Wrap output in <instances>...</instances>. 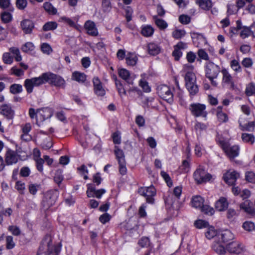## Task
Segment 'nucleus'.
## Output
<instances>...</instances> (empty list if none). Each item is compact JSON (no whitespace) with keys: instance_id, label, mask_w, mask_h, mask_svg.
I'll list each match as a JSON object with an SVG mask.
<instances>
[{"instance_id":"obj_24","label":"nucleus","mask_w":255,"mask_h":255,"mask_svg":"<svg viewBox=\"0 0 255 255\" xmlns=\"http://www.w3.org/2000/svg\"><path fill=\"white\" fill-rule=\"evenodd\" d=\"M229 203L226 198L222 197L215 203V208L219 211H223L228 207Z\"/></svg>"},{"instance_id":"obj_9","label":"nucleus","mask_w":255,"mask_h":255,"mask_svg":"<svg viewBox=\"0 0 255 255\" xmlns=\"http://www.w3.org/2000/svg\"><path fill=\"white\" fill-rule=\"evenodd\" d=\"M211 178V175L206 172L203 166H200L194 173V178L198 183L208 181Z\"/></svg>"},{"instance_id":"obj_38","label":"nucleus","mask_w":255,"mask_h":255,"mask_svg":"<svg viewBox=\"0 0 255 255\" xmlns=\"http://www.w3.org/2000/svg\"><path fill=\"white\" fill-rule=\"evenodd\" d=\"M241 209L244 210L246 212L250 214L252 216H255V210L252 207L249 206L245 203H243L240 204V206Z\"/></svg>"},{"instance_id":"obj_40","label":"nucleus","mask_w":255,"mask_h":255,"mask_svg":"<svg viewBox=\"0 0 255 255\" xmlns=\"http://www.w3.org/2000/svg\"><path fill=\"white\" fill-rule=\"evenodd\" d=\"M22 86L20 84H13L10 86V92L13 94H16L22 91Z\"/></svg>"},{"instance_id":"obj_22","label":"nucleus","mask_w":255,"mask_h":255,"mask_svg":"<svg viewBox=\"0 0 255 255\" xmlns=\"http://www.w3.org/2000/svg\"><path fill=\"white\" fill-rule=\"evenodd\" d=\"M234 238V236L233 233L230 230H226L222 231L217 238L220 241L221 240V242L225 244L233 240Z\"/></svg>"},{"instance_id":"obj_44","label":"nucleus","mask_w":255,"mask_h":255,"mask_svg":"<svg viewBox=\"0 0 255 255\" xmlns=\"http://www.w3.org/2000/svg\"><path fill=\"white\" fill-rule=\"evenodd\" d=\"M238 216L237 211L232 208H230L227 212V217L231 221H234Z\"/></svg>"},{"instance_id":"obj_50","label":"nucleus","mask_w":255,"mask_h":255,"mask_svg":"<svg viewBox=\"0 0 255 255\" xmlns=\"http://www.w3.org/2000/svg\"><path fill=\"white\" fill-rule=\"evenodd\" d=\"M246 180L250 183H255V173L253 171H248L245 174Z\"/></svg>"},{"instance_id":"obj_59","label":"nucleus","mask_w":255,"mask_h":255,"mask_svg":"<svg viewBox=\"0 0 255 255\" xmlns=\"http://www.w3.org/2000/svg\"><path fill=\"white\" fill-rule=\"evenodd\" d=\"M2 60L4 63L10 64L13 62V57L8 52L4 53L2 55Z\"/></svg>"},{"instance_id":"obj_54","label":"nucleus","mask_w":255,"mask_h":255,"mask_svg":"<svg viewBox=\"0 0 255 255\" xmlns=\"http://www.w3.org/2000/svg\"><path fill=\"white\" fill-rule=\"evenodd\" d=\"M243 228L249 232H251L255 230V225L252 222H245L243 225Z\"/></svg>"},{"instance_id":"obj_43","label":"nucleus","mask_w":255,"mask_h":255,"mask_svg":"<svg viewBox=\"0 0 255 255\" xmlns=\"http://www.w3.org/2000/svg\"><path fill=\"white\" fill-rule=\"evenodd\" d=\"M102 7L105 12H109L112 8V4L110 0H102Z\"/></svg>"},{"instance_id":"obj_48","label":"nucleus","mask_w":255,"mask_h":255,"mask_svg":"<svg viewBox=\"0 0 255 255\" xmlns=\"http://www.w3.org/2000/svg\"><path fill=\"white\" fill-rule=\"evenodd\" d=\"M200 210L202 212L209 215H212L214 213V209L207 205L203 204Z\"/></svg>"},{"instance_id":"obj_52","label":"nucleus","mask_w":255,"mask_h":255,"mask_svg":"<svg viewBox=\"0 0 255 255\" xmlns=\"http://www.w3.org/2000/svg\"><path fill=\"white\" fill-rule=\"evenodd\" d=\"M195 226L198 229H202L203 228L208 227L209 226L208 222L203 220H198L194 222Z\"/></svg>"},{"instance_id":"obj_27","label":"nucleus","mask_w":255,"mask_h":255,"mask_svg":"<svg viewBox=\"0 0 255 255\" xmlns=\"http://www.w3.org/2000/svg\"><path fill=\"white\" fill-rule=\"evenodd\" d=\"M137 57L134 53L129 52L126 56L127 64L129 66H134L137 63Z\"/></svg>"},{"instance_id":"obj_18","label":"nucleus","mask_w":255,"mask_h":255,"mask_svg":"<svg viewBox=\"0 0 255 255\" xmlns=\"http://www.w3.org/2000/svg\"><path fill=\"white\" fill-rule=\"evenodd\" d=\"M212 249L217 254L220 255L226 253V249L223 243L216 238L212 245Z\"/></svg>"},{"instance_id":"obj_33","label":"nucleus","mask_w":255,"mask_h":255,"mask_svg":"<svg viewBox=\"0 0 255 255\" xmlns=\"http://www.w3.org/2000/svg\"><path fill=\"white\" fill-rule=\"evenodd\" d=\"M242 140L247 143L253 144L255 141V137L253 134L243 133L242 134Z\"/></svg>"},{"instance_id":"obj_10","label":"nucleus","mask_w":255,"mask_h":255,"mask_svg":"<svg viewBox=\"0 0 255 255\" xmlns=\"http://www.w3.org/2000/svg\"><path fill=\"white\" fill-rule=\"evenodd\" d=\"M220 144L223 149L230 158H234L238 156L240 149L238 145L229 147L228 143L224 141H221Z\"/></svg>"},{"instance_id":"obj_16","label":"nucleus","mask_w":255,"mask_h":255,"mask_svg":"<svg viewBox=\"0 0 255 255\" xmlns=\"http://www.w3.org/2000/svg\"><path fill=\"white\" fill-rule=\"evenodd\" d=\"M93 83L95 94L100 96L105 95L106 92L99 79L98 77H94L93 79Z\"/></svg>"},{"instance_id":"obj_20","label":"nucleus","mask_w":255,"mask_h":255,"mask_svg":"<svg viewBox=\"0 0 255 255\" xmlns=\"http://www.w3.org/2000/svg\"><path fill=\"white\" fill-rule=\"evenodd\" d=\"M5 160L7 165L16 163L18 161V155L14 151L8 150L5 154Z\"/></svg>"},{"instance_id":"obj_61","label":"nucleus","mask_w":255,"mask_h":255,"mask_svg":"<svg viewBox=\"0 0 255 255\" xmlns=\"http://www.w3.org/2000/svg\"><path fill=\"white\" fill-rule=\"evenodd\" d=\"M119 164L120 173L123 175H125L127 172V169L126 165V161L122 160V161L119 162Z\"/></svg>"},{"instance_id":"obj_15","label":"nucleus","mask_w":255,"mask_h":255,"mask_svg":"<svg viewBox=\"0 0 255 255\" xmlns=\"http://www.w3.org/2000/svg\"><path fill=\"white\" fill-rule=\"evenodd\" d=\"M221 72L223 75V83L227 84L231 88L234 89L235 87V84L233 78L228 71L226 69L223 68L221 70Z\"/></svg>"},{"instance_id":"obj_56","label":"nucleus","mask_w":255,"mask_h":255,"mask_svg":"<svg viewBox=\"0 0 255 255\" xmlns=\"http://www.w3.org/2000/svg\"><path fill=\"white\" fill-rule=\"evenodd\" d=\"M6 247L7 249H12L15 246V243L13 240V237L11 236H8L6 237Z\"/></svg>"},{"instance_id":"obj_12","label":"nucleus","mask_w":255,"mask_h":255,"mask_svg":"<svg viewBox=\"0 0 255 255\" xmlns=\"http://www.w3.org/2000/svg\"><path fill=\"white\" fill-rule=\"evenodd\" d=\"M106 190L104 189L96 190L92 184H88L87 185V190L86 194L88 197H96L98 199L101 198L102 195L105 193Z\"/></svg>"},{"instance_id":"obj_49","label":"nucleus","mask_w":255,"mask_h":255,"mask_svg":"<svg viewBox=\"0 0 255 255\" xmlns=\"http://www.w3.org/2000/svg\"><path fill=\"white\" fill-rule=\"evenodd\" d=\"M251 35L250 27L243 26L240 32V36L244 39Z\"/></svg>"},{"instance_id":"obj_45","label":"nucleus","mask_w":255,"mask_h":255,"mask_svg":"<svg viewBox=\"0 0 255 255\" xmlns=\"http://www.w3.org/2000/svg\"><path fill=\"white\" fill-rule=\"evenodd\" d=\"M205 234L207 238L208 239H211L216 236L217 232L214 227H210L207 229Z\"/></svg>"},{"instance_id":"obj_37","label":"nucleus","mask_w":255,"mask_h":255,"mask_svg":"<svg viewBox=\"0 0 255 255\" xmlns=\"http://www.w3.org/2000/svg\"><path fill=\"white\" fill-rule=\"evenodd\" d=\"M9 50L13 54L16 61H20L22 60V57L20 55L19 49L18 48L12 47L9 49Z\"/></svg>"},{"instance_id":"obj_4","label":"nucleus","mask_w":255,"mask_h":255,"mask_svg":"<svg viewBox=\"0 0 255 255\" xmlns=\"http://www.w3.org/2000/svg\"><path fill=\"white\" fill-rule=\"evenodd\" d=\"M55 247L51 243V238L46 237L42 241L37 255H57Z\"/></svg>"},{"instance_id":"obj_6","label":"nucleus","mask_w":255,"mask_h":255,"mask_svg":"<svg viewBox=\"0 0 255 255\" xmlns=\"http://www.w3.org/2000/svg\"><path fill=\"white\" fill-rule=\"evenodd\" d=\"M58 192L56 190H50L47 192L42 201L43 208L47 210L53 206L58 197Z\"/></svg>"},{"instance_id":"obj_36","label":"nucleus","mask_w":255,"mask_h":255,"mask_svg":"<svg viewBox=\"0 0 255 255\" xmlns=\"http://www.w3.org/2000/svg\"><path fill=\"white\" fill-rule=\"evenodd\" d=\"M58 24L55 21H49L45 23L43 26L42 29L43 31H46L49 30H53L57 27Z\"/></svg>"},{"instance_id":"obj_51","label":"nucleus","mask_w":255,"mask_h":255,"mask_svg":"<svg viewBox=\"0 0 255 255\" xmlns=\"http://www.w3.org/2000/svg\"><path fill=\"white\" fill-rule=\"evenodd\" d=\"M8 230L10 232L13 236H18L21 234V231L19 228L16 226H9L8 228Z\"/></svg>"},{"instance_id":"obj_13","label":"nucleus","mask_w":255,"mask_h":255,"mask_svg":"<svg viewBox=\"0 0 255 255\" xmlns=\"http://www.w3.org/2000/svg\"><path fill=\"white\" fill-rule=\"evenodd\" d=\"M227 250L230 253L239 254L244 251V246L241 243L233 242L227 246Z\"/></svg>"},{"instance_id":"obj_29","label":"nucleus","mask_w":255,"mask_h":255,"mask_svg":"<svg viewBox=\"0 0 255 255\" xmlns=\"http://www.w3.org/2000/svg\"><path fill=\"white\" fill-rule=\"evenodd\" d=\"M148 53L152 55L158 54L160 51V48L158 45L154 43H150L147 45Z\"/></svg>"},{"instance_id":"obj_63","label":"nucleus","mask_w":255,"mask_h":255,"mask_svg":"<svg viewBox=\"0 0 255 255\" xmlns=\"http://www.w3.org/2000/svg\"><path fill=\"white\" fill-rule=\"evenodd\" d=\"M139 85L144 92H149L150 91V88L146 81L141 80L139 82Z\"/></svg>"},{"instance_id":"obj_42","label":"nucleus","mask_w":255,"mask_h":255,"mask_svg":"<svg viewBox=\"0 0 255 255\" xmlns=\"http://www.w3.org/2000/svg\"><path fill=\"white\" fill-rule=\"evenodd\" d=\"M115 154L119 163L122 161V160H125V155L123 151L120 149L118 146H115Z\"/></svg>"},{"instance_id":"obj_47","label":"nucleus","mask_w":255,"mask_h":255,"mask_svg":"<svg viewBox=\"0 0 255 255\" xmlns=\"http://www.w3.org/2000/svg\"><path fill=\"white\" fill-rule=\"evenodd\" d=\"M34 47V45L32 42H27L22 45L21 50L23 52L27 53L33 51Z\"/></svg>"},{"instance_id":"obj_30","label":"nucleus","mask_w":255,"mask_h":255,"mask_svg":"<svg viewBox=\"0 0 255 255\" xmlns=\"http://www.w3.org/2000/svg\"><path fill=\"white\" fill-rule=\"evenodd\" d=\"M72 79L79 83H84L86 79V76L84 73L75 71L73 73Z\"/></svg>"},{"instance_id":"obj_25","label":"nucleus","mask_w":255,"mask_h":255,"mask_svg":"<svg viewBox=\"0 0 255 255\" xmlns=\"http://www.w3.org/2000/svg\"><path fill=\"white\" fill-rule=\"evenodd\" d=\"M204 200L200 196H196L192 198L191 201L192 206L196 209H200L204 204Z\"/></svg>"},{"instance_id":"obj_17","label":"nucleus","mask_w":255,"mask_h":255,"mask_svg":"<svg viewBox=\"0 0 255 255\" xmlns=\"http://www.w3.org/2000/svg\"><path fill=\"white\" fill-rule=\"evenodd\" d=\"M21 28L25 34L31 33L34 27V24L31 20L25 19L23 20L20 23Z\"/></svg>"},{"instance_id":"obj_55","label":"nucleus","mask_w":255,"mask_h":255,"mask_svg":"<svg viewBox=\"0 0 255 255\" xmlns=\"http://www.w3.org/2000/svg\"><path fill=\"white\" fill-rule=\"evenodd\" d=\"M230 65L233 70L236 72H240L241 71V67L239 62L237 60L235 59L232 60Z\"/></svg>"},{"instance_id":"obj_53","label":"nucleus","mask_w":255,"mask_h":255,"mask_svg":"<svg viewBox=\"0 0 255 255\" xmlns=\"http://www.w3.org/2000/svg\"><path fill=\"white\" fill-rule=\"evenodd\" d=\"M138 244L141 248H147L150 244L149 239L147 237H142L138 241Z\"/></svg>"},{"instance_id":"obj_31","label":"nucleus","mask_w":255,"mask_h":255,"mask_svg":"<svg viewBox=\"0 0 255 255\" xmlns=\"http://www.w3.org/2000/svg\"><path fill=\"white\" fill-rule=\"evenodd\" d=\"M43 7L44 10L49 14L55 15L57 12V9L49 2H44Z\"/></svg>"},{"instance_id":"obj_32","label":"nucleus","mask_w":255,"mask_h":255,"mask_svg":"<svg viewBox=\"0 0 255 255\" xmlns=\"http://www.w3.org/2000/svg\"><path fill=\"white\" fill-rule=\"evenodd\" d=\"M153 19L157 25V26L160 29H165L167 26V23L162 19L159 18L158 15L153 16Z\"/></svg>"},{"instance_id":"obj_19","label":"nucleus","mask_w":255,"mask_h":255,"mask_svg":"<svg viewBox=\"0 0 255 255\" xmlns=\"http://www.w3.org/2000/svg\"><path fill=\"white\" fill-rule=\"evenodd\" d=\"M0 113L8 119H12L14 115V111L11 109L10 105L4 104L0 108Z\"/></svg>"},{"instance_id":"obj_58","label":"nucleus","mask_w":255,"mask_h":255,"mask_svg":"<svg viewBox=\"0 0 255 255\" xmlns=\"http://www.w3.org/2000/svg\"><path fill=\"white\" fill-rule=\"evenodd\" d=\"M184 30L176 29L173 31L172 36L175 39H180L185 35Z\"/></svg>"},{"instance_id":"obj_5","label":"nucleus","mask_w":255,"mask_h":255,"mask_svg":"<svg viewBox=\"0 0 255 255\" xmlns=\"http://www.w3.org/2000/svg\"><path fill=\"white\" fill-rule=\"evenodd\" d=\"M157 93L158 96L169 103L173 101V94L169 87L165 85H161L157 88Z\"/></svg>"},{"instance_id":"obj_57","label":"nucleus","mask_w":255,"mask_h":255,"mask_svg":"<svg viewBox=\"0 0 255 255\" xmlns=\"http://www.w3.org/2000/svg\"><path fill=\"white\" fill-rule=\"evenodd\" d=\"M1 19L4 23H8L12 19L11 14L8 12H3L1 14Z\"/></svg>"},{"instance_id":"obj_64","label":"nucleus","mask_w":255,"mask_h":255,"mask_svg":"<svg viewBox=\"0 0 255 255\" xmlns=\"http://www.w3.org/2000/svg\"><path fill=\"white\" fill-rule=\"evenodd\" d=\"M255 93V85L254 84H250L247 87L246 93L248 96H251Z\"/></svg>"},{"instance_id":"obj_62","label":"nucleus","mask_w":255,"mask_h":255,"mask_svg":"<svg viewBox=\"0 0 255 255\" xmlns=\"http://www.w3.org/2000/svg\"><path fill=\"white\" fill-rule=\"evenodd\" d=\"M41 49L43 53L46 54H49L52 51L50 45L46 43L42 44L41 45Z\"/></svg>"},{"instance_id":"obj_23","label":"nucleus","mask_w":255,"mask_h":255,"mask_svg":"<svg viewBox=\"0 0 255 255\" xmlns=\"http://www.w3.org/2000/svg\"><path fill=\"white\" fill-rule=\"evenodd\" d=\"M119 76L127 82L129 85L133 84V79L130 76L129 72L126 69H121L119 70Z\"/></svg>"},{"instance_id":"obj_41","label":"nucleus","mask_w":255,"mask_h":255,"mask_svg":"<svg viewBox=\"0 0 255 255\" xmlns=\"http://www.w3.org/2000/svg\"><path fill=\"white\" fill-rule=\"evenodd\" d=\"M10 74L14 75L17 77H20L24 75V71L21 68H18L17 66L12 67L9 72Z\"/></svg>"},{"instance_id":"obj_14","label":"nucleus","mask_w":255,"mask_h":255,"mask_svg":"<svg viewBox=\"0 0 255 255\" xmlns=\"http://www.w3.org/2000/svg\"><path fill=\"white\" fill-rule=\"evenodd\" d=\"M239 177V173L235 171H233L227 172L224 175V178L225 182L229 185H234Z\"/></svg>"},{"instance_id":"obj_34","label":"nucleus","mask_w":255,"mask_h":255,"mask_svg":"<svg viewBox=\"0 0 255 255\" xmlns=\"http://www.w3.org/2000/svg\"><path fill=\"white\" fill-rule=\"evenodd\" d=\"M208 127L207 124L197 122L194 126V128L196 132L201 133L202 131H205Z\"/></svg>"},{"instance_id":"obj_3","label":"nucleus","mask_w":255,"mask_h":255,"mask_svg":"<svg viewBox=\"0 0 255 255\" xmlns=\"http://www.w3.org/2000/svg\"><path fill=\"white\" fill-rule=\"evenodd\" d=\"M221 71L219 66L214 64L213 62H209L206 66L205 74L206 77L211 81L212 85L215 87L218 85V82L214 80L216 79Z\"/></svg>"},{"instance_id":"obj_46","label":"nucleus","mask_w":255,"mask_h":255,"mask_svg":"<svg viewBox=\"0 0 255 255\" xmlns=\"http://www.w3.org/2000/svg\"><path fill=\"white\" fill-rule=\"evenodd\" d=\"M115 83H116V87L117 88L118 92H119L120 95H121V96H122V95H126V94H127V92H126V88L124 87L122 84L121 83V82L117 79L115 81Z\"/></svg>"},{"instance_id":"obj_21","label":"nucleus","mask_w":255,"mask_h":255,"mask_svg":"<svg viewBox=\"0 0 255 255\" xmlns=\"http://www.w3.org/2000/svg\"><path fill=\"white\" fill-rule=\"evenodd\" d=\"M87 33L92 36H96L98 34V30L96 27L95 23L91 20L87 21L84 25Z\"/></svg>"},{"instance_id":"obj_26","label":"nucleus","mask_w":255,"mask_h":255,"mask_svg":"<svg viewBox=\"0 0 255 255\" xmlns=\"http://www.w3.org/2000/svg\"><path fill=\"white\" fill-rule=\"evenodd\" d=\"M196 3L205 10H209L212 6L211 0H196Z\"/></svg>"},{"instance_id":"obj_1","label":"nucleus","mask_w":255,"mask_h":255,"mask_svg":"<svg viewBox=\"0 0 255 255\" xmlns=\"http://www.w3.org/2000/svg\"><path fill=\"white\" fill-rule=\"evenodd\" d=\"M47 82L52 86L64 89L65 87V81L59 75L47 72L43 73L38 77L26 79L24 81V86L28 93L33 91L34 87L39 86Z\"/></svg>"},{"instance_id":"obj_39","label":"nucleus","mask_w":255,"mask_h":255,"mask_svg":"<svg viewBox=\"0 0 255 255\" xmlns=\"http://www.w3.org/2000/svg\"><path fill=\"white\" fill-rule=\"evenodd\" d=\"M216 116L218 121L220 123H226L228 121V116L227 114L223 112L222 111H218L217 112Z\"/></svg>"},{"instance_id":"obj_2","label":"nucleus","mask_w":255,"mask_h":255,"mask_svg":"<svg viewBox=\"0 0 255 255\" xmlns=\"http://www.w3.org/2000/svg\"><path fill=\"white\" fill-rule=\"evenodd\" d=\"M194 67L190 64H186L183 66L182 72L185 73L184 79L185 86L190 95H195L199 91L196 84V76L193 72Z\"/></svg>"},{"instance_id":"obj_35","label":"nucleus","mask_w":255,"mask_h":255,"mask_svg":"<svg viewBox=\"0 0 255 255\" xmlns=\"http://www.w3.org/2000/svg\"><path fill=\"white\" fill-rule=\"evenodd\" d=\"M239 122L240 124V128L242 130H247L249 131H252L254 130L255 127V122H250L244 125H242V123L240 121H239Z\"/></svg>"},{"instance_id":"obj_28","label":"nucleus","mask_w":255,"mask_h":255,"mask_svg":"<svg viewBox=\"0 0 255 255\" xmlns=\"http://www.w3.org/2000/svg\"><path fill=\"white\" fill-rule=\"evenodd\" d=\"M154 31V29L151 25H146L141 27V34L144 37L151 36Z\"/></svg>"},{"instance_id":"obj_7","label":"nucleus","mask_w":255,"mask_h":255,"mask_svg":"<svg viewBox=\"0 0 255 255\" xmlns=\"http://www.w3.org/2000/svg\"><path fill=\"white\" fill-rule=\"evenodd\" d=\"M138 192L140 195L146 197L147 203L150 204L154 203L153 197L156 195V189L153 186L141 187L138 189Z\"/></svg>"},{"instance_id":"obj_8","label":"nucleus","mask_w":255,"mask_h":255,"mask_svg":"<svg viewBox=\"0 0 255 255\" xmlns=\"http://www.w3.org/2000/svg\"><path fill=\"white\" fill-rule=\"evenodd\" d=\"M189 109L192 114L196 117H201L204 118L207 117V112L206 111V106L204 104H192L190 105Z\"/></svg>"},{"instance_id":"obj_11","label":"nucleus","mask_w":255,"mask_h":255,"mask_svg":"<svg viewBox=\"0 0 255 255\" xmlns=\"http://www.w3.org/2000/svg\"><path fill=\"white\" fill-rule=\"evenodd\" d=\"M38 119H36V124L39 126V121L43 122L46 119L51 118L54 112V110L50 108L46 107L40 109H37Z\"/></svg>"},{"instance_id":"obj_60","label":"nucleus","mask_w":255,"mask_h":255,"mask_svg":"<svg viewBox=\"0 0 255 255\" xmlns=\"http://www.w3.org/2000/svg\"><path fill=\"white\" fill-rule=\"evenodd\" d=\"M15 4L18 9L23 10L26 7L27 2L26 0H16Z\"/></svg>"}]
</instances>
